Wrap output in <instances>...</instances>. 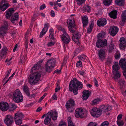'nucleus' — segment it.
Listing matches in <instances>:
<instances>
[{
	"label": "nucleus",
	"instance_id": "nucleus-1",
	"mask_svg": "<svg viewBox=\"0 0 126 126\" xmlns=\"http://www.w3.org/2000/svg\"><path fill=\"white\" fill-rule=\"evenodd\" d=\"M82 87V82L78 81L75 82L72 80L70 83L69 88L70 91H73L75 95H76L78 93V90L81 89Z\"/></svg>",
	"mask_w": 126,
	"mask_h": 126
},
{
	"label": "nucleus",
	"instance_id": "nucleus-2",
	"mask_svg": "<svg viewBox=\"0 0 126 126\" xmlns=\"http://www.w3.org/2000/svg\"><path fill=\"white\" fill-rule=\"evenodd\" d=\"M57 112L56 110H50L47 113L46 117L45 118L44 124L46 125L49 124L50 122L51 118L53 120H55L57 119Z\"/></svg>",
	"mask_w": 126,
	"mask_h": 126
},
{
	"label": "nucleus",
	"instance_id": "nucleus-3",
	"mask_svg": "<svg viewBox=\"0 0 126 126\" xmlns=\"http://www.w3.org/2000/svg\"><path fill=\"white\" fill-rule=\"evenodd\" d=\"M41 73L40 72H37L31 74L29 78V82L31 85L35 84L40 80Z\"/></svg>",
	"mask_w": 126,
	"mask_h": 126
},
{
	"label": "nucleus",
	"instance_id": "nucleus-4",
	"mask_svg": "<svg viewBox=\"0 0 126 126\" xmlns=\"http://www.w3.org/2000/svg\"><path fill=\"white\" fill-rule=\"evenodd\" d=\"M13 100L15 102L18 103L21 102L23 100L22 95L19 89L16 90L13 93Z\"/></svg>",
	"mask_w": 126,
	"mask_h": 126
},
{
	"label": "nucleus",
	"instance_id": "nucleus-5",
	"mask_svg": "<svg viewBox=\"0 0 126 126\" xmlns=\"http://www.w3.org/2000/svg\"><path fill=\"white\" fill-rule=\"evenodd\" d=\"M87 115V111L84 110L81 108H78L77 109L75 112V115L77 118L83 117H86Z\"/></svg>",
	"mask_w": 126,
	"mask_h": 126
},
{
	"label": "nucleus",
	"instance_id": "nucleus-6",
	"mask_svg": "<svg viewBox=\"0 0 126 126\" xmlns=\"http://www.w3.org/2000/svg\"><path fill=\"white\" fill-rule=\"evenodd\" d=\"M55 60L54 59H50L48 61L46 65V71L48 72H50L52 70L55 64Z\"/></svg>",
	"mask_w": 126,
	"mask_h": 126
},
{
	"label": "nucleus",
	"instance_id": "nucleus-7",
	"mask_svg": "<svg viewBox=\"0 0 126 126\" xmlns=\"http://www.w3.org/2000/svg\"><path fill=\"white\" fill-rule=\"evenodd\" d=\"M67 23L70 31L72 33L75 32L76 31V28L74 20L71 19L67 20Z\"/></svg>",
	"mask_w": 126,
	"mask_h": 126
},
{
	"label": "nucleus",
	"instance_id": "nucleus-8",
	"mask_svg": "<svg viewBox=\"0 0 126 126\" xmlns=\"http://www.w3.org/2000/svg\"><path fill=\"white\" fill-rule=\"evenodd\" d=\"M91 115L94 117L97 118L102 114L99 108H93L90 111Z\"/></svg>",
	"mask_w": 126,
	"mask_h": 126
},
{
	"label": "nucleus",
	"instance_id": "nucleus-9",
	"mask_svg": "<svg viewBox=\"0 0 126 126\" xmlns=\"http://www.w3.org/2000/svg\"><path fill=\"white\" fill-rule=\"evenodd\" d=\"M63 33L61 37V39L64 44H67L70 41V38L65 30L62 31Z\"/></svg>",
	"mask_w": 126,
	"mask_h": 126
},
{
	"label": "nucleus",
	"instance_id": "nucleus-10",
	"mask_svg": "<svg viewBox=\"0 0 126 126\" xmlns=\"http://www.w3.org/2000/svg\"><path fill=\"white\" fill-rule=\"evenodd\" d=\"M4 122L7 126H11L14 123L13 118L11 115H6L4 120Z\"/></svg>",
	"mask_w": 126,
	"mask_h": 126
},
{
	"label": "nucleus",
	"instance_id": "nucleus-11",
	"mask_svg": "<svg viewBox=\"0 0 126 126\" xmlns=\"http://www.w3.org/2000/svg\"><path fill=\"white\" fill-rule=\"evenodd\" d=\"M107 41L106 39L98 40L96 43V46L98 48L104 47L107 46Z\"/></svg>",
	"mask_w": 126,
	"mask_h": 126
},
{
	"label": "nucleus",
	"instance_id": "nucleus-12",
	"mask_svg": "<svg viewBox=\"0 0 126 126\" xmlns=\"http://www.w3.org/2000/svg\"><path fill=\"white\" fill-rule=\"evenodd\" d=\"M9 6L10 4L7 1L5 0H2L0 3V9L2 11H5L7 9Z\"/></svg>",
	"mask_w": 126,
	"mask_h": 126
},
{
	"label": "nucleus",
	"instance_id": "nucleus-13",
	"mask_svg": "<svg viewBox=\"0 0 126 126\" xmlns=\"http://www.w3.org/2000/svg\"><path fill=\"white\" fill-rule=\"evenodd\" d=\"M8 22L7 21L4 22L3 25L0 28V34L2 36L5 35L6 31L8 29Z\"/></svg>",
	"mask_w": 126,
	"mask_h": 126
},
{
	"label": "nucleus",
	"instance_id": "nucleus-14",
	"mask_svg": "<svg viewBox=\"0 0 126 126\" xmlns=\"http://www.w3.org/2000/svg\"><path fill=\"white\" fill-rule=\"evenodd\" d=\"M99 108L102 114L104 113L111 110L110 106L102 105L99 107Z\"/></svg>",
	"mask_w": 126,
	"mask_h": 126
},
{
	"label": "nucleus",
	"instance_id": "nucleus-15",
	"mask_svg": "<svg viewBox=\"0 0 126 126\" xmlns=\"http://www.w3.org/2000/svg\"><path fill=\"white\" fill-rule=\"evenodd\" d=\"M119 30L118 28L115 26H111L109 29L110 34L112 36H114L117 33Z\"/></svg>",
	"mask_w": 126,
	"mask_h": 126
},
{
	"label": "nucleus",
	"instance_id": "nucleus-16",
	"mask_svg": "<svg viewBox=\"0 0 126 126\" xmlns=\"http://www.w3.org/2000/svg\"><path fill=\"white\" fill-rule=\"evenodd\" d=\"M75 105V101L72 99H70L66 102L65 105L66 108L69 110L70 108H72Z\"/></svg>",
	"mask_w": 126,
	"mask_h": 126
},
{
	"label": "nucleus",
	"instance_id": "nucleus-17",
	"mask_svg": "<svg viewBox=\"0 0 126 126\" xmlns=\"http://www.w3.org/2000/svg\"><path fill=\"white\" fill-rule=\"evenodd\" d=\"M98 55L99 59L100 60L102 61L104 60L106 57L105 52V50L101 49L99 50Z\"/></svg>",
	"mask_w": 126,
	"mask_h": 126
},
{
	"label": "nucleus",
	"instance_id": "nucleus-18",
	"mask_svg": "<svg viewBox=\"0 0 126 126\" xmlns=\"http://www.w3.org/2000/svg\"><path fill=\"white\" fill-rule=\"evenodd\" d=\"M43 60L39 61L37 63L34 65L31 69V71H33L34 70H40L41 69V63L43 62Z\"/></svg>",
	"mask_w": 126,
	"mask_h": 126
},
{
	"label": "nucleus",
	"instance_id": "nucleus-19",
	"mask_svg": "<svg viewBox=\"0 0 126 126\" xmlns=\"http://www.w3.org/2000/svg\"><path fill=\"white\" fill-rule=\"evenodd\" d=\"M9 108V106L8 104L5 102H1L0 103V108L1 110L3 111L7 110Z\"/></svg>",
	"mask_w": 126,
	"mask_h": 126
},
{
	"label": "nucleus",
	"instance_id": "nucleus-20",
	"mask_svg": "<svg viewBox=\"0 0 126 126\" xmlns=\"http://www.w3.org/2000/svg\"><path fill=\"white\" fill-rule=\"evenodd\" d=\"M126 20V10L123 11L121 15V21L120 22V24L122 26L124 25L125 22Z\"/></svg>",
	"mask_w": 126,
	"mask_h": 126
},
{
	"label": "nucleus",
	"instance_id": "nucleus-21",
	"mask_svg": "<svg viewBox=\"0 0 126 126\" xmlns=\"http://www.w3.org/2000/svg\"><path fill=\"white\" fill-rule=\"evenodd\" d=\"M107 23V20L105 18L99 19L97 21V25L100 27L104 26Z\"/></svg>",
	"mask_w": 126,
	"mask_h": 126
},
{
	"label": "nucleus",
	"instance_id": "nucleus-22",
	"mask_svg": "<svg viewBox=\"0 0 126 126\" xmlns=\"http://www.w3.org/2000/svg\"><path fill=\"white\" fill-rule=\"evenodd\" d=\"M49 26V24L48 23H46L45 24L44 27L40 32V36L41 37H42L43 35L47 32Z\"/></svg>",
	"mask_w": 126,
	"mask_h": 126
},
{
	"label": "nucleus",
	"instance_id": "nucleus-23",
	"mask_svg": "<svg viewBox=\"0 0 126 126\" xmlns=\"http://www.w3.org/2000/svg\"><path fill=\"white\" fill-rule=\"evenodd\" d=\"M115 46L112 41H111L110 43L109 44L107 48V50L109 53L112 52L114 49Z\"/></svg>",
	"mask_w": 126,
	"mask_h": 126
},
{
	"label": "nucleus",
	"instance_id": "nucleus-24",
	"mask_svg": "<svg viewBox=\"0 0 126 126\" xmlns=\"http://www.w3.org/2000/svg\"><path fill=\"white\" fill-rule=\"evenodd\" d=\"M81 19L83 24V26L84 27L86 26L88 23V19L87 16L85 15L82 16Z\"/></svg>",
	"mask_w": 126,
	"mask_h": 126
},
{
	"label": "nucleus",
	"instance_id": "nucleus-25",
	"mask_svg": "<svg viewBox=\"0 0 126 126\" xmlns=\"http://www.w3.org/2000/svg\"><path fill=\"white\" fill-rule=\"evenodd\" d=\"M14 10L13 8H9L6 11V17L7 19L9 18L14 13Z\"/></svg>",
	"mask_w": 126,
	"mask_h": 126
},
{
	"label": "nucleus",
	"instance_id": "nucleus-26",
	"mask_svg": "<svg viewBox=\"0 0 126 126\" xmlns=\"http://www.w3.org/2000/svg\"><path fill=\"white\" fill-rule=\"evenodd\" d=\"M24 117L23 114L21 112H18L15 114L14 119H22Z\"/></svg>",
	"mask_w": 126,
	"mask_h": 126
},
{
	"label": "nucleus",
	"instance_id": "nucleus-27",
	"mask_svg": "<svg viewBox=\"0 0 126 126\" xmlns=\"http://www.w3.org/2000/svg\"><path fill=\"white\" fill-rule=\"evenodd\" d=\"M119 64L122 69L126 68V59H121L119 61Z\"/></svg>",
	"mask_w": 126,
	"mask_h": 126
},
{
	"label": "nucleus",
	"instance_id": "nucleus-28",
	"mask_svg": "<svg viewBox=\"0 0 126 126\" xmlns=\"http://www.w3.org/2000/svg\"><path fill=\"white\" fill-rule=\"evenodd\" d=\"M89 93L88 91H84L83 92L82 98L83 100H86L89 96Z\"/></svg>",
	"mask_w": 126,
	"mask_h": 126
},
{
	"label": "nucleus",
	"instance_id": "nucleus-29",
	"mask_svg": "<svg viewBox=\"0 0 126 126\" xmlns=\"http://www.w3.org/2000/svg\"><path fill=\"white\" fill-rule=\"evenodd\" d=\"M18 19V13H15L14 15L11 17V21L13 23H15V21L17 20Z\"/></svg>",
	"mask_w": 126,
	"mask_h": 126
},
{
	"label": "nucleus",
	"instance_id": "nucleus-30",
	"mask_svg": "<svg viewBox=\"0 0 126 126\" xmlns=\"http://www.w3.org/2000/svg\"><path fill=\"white\" fill-rule=\"evenodd\" d=\"M118 82L120 85L121 89H123L125 87L126 82L124 79H120L118 80Z\"/></svg>",
	"mask_w": 126,
	"mask_h": 126
},
{
	"label": "nucleus",
	"instance_id": "nucleus-31",
	"mask_svg": "<svg viewBox=\"0 0 126 126\" xmlns=\"http://www.w3.org/2000/svg\"><path fill=\"white\" fill-rule=\"evenodd\" d=\"M81 35L79 32L75 34H73L72 37V40L75 41L78 40L80 38Z\"/></svg>",
	"mask_w": 126,
	"mask_h": 126
},
{
	"label": "nucleus",
	"instance_id": "nucleus-32",
	"mask_svg": "<svg viewBox=\"0 0 126 126\" xmlns=\"http://www.w3.org/2000/svg\"><path fill=\"white\" fill-rule=\"evenodd\" d=\"M117 12L116 10H114L111 11L109 13V15L110 17L113 19H115L117 17Z\"/></svg>",
	"mask_w": 126,
	"mask_h": 126
},
{
	"label": "nucleus",
	"instance_id": "nucleus-33",
	"mask_svg": "<svg viewBox=\"0 0 126 126\" xmlns=\"http://www.w3.org/2000/svg\"><path fill=\"white\" fill-rule=\"evenodd\" d=\"M22 87L23 88L24 91L26 93L27 95L28 96H30V93L27 86L25 85H24L22 86Z\"/></svg>",
	"mask_w": 126,
	"mask_h": 126
},
{
	"label": "nucleus",
	"instance_id": "nucleus-34",
	"mask_svg": "<svg viewBox=\"0 0 126 126\" xmlns=\"http://www.w3.org/2000/svg\"><path fill=\"white\" fill-rule=\"evenodd\" d=\"M115 4L118 5L123 6L125 4L124 0H115Z\"/></svg>",
	"mask_w": 126,
	"mask_h": 126
},
{
	"label": "nucleus",
	"instance_id": "nucleus-35",
	"mask_svg": "<svg viewBox=\"0 0 126 126\" xmlns=\"http://www.w3.org/2000/svg\"><path fill=\"white\" fill-rule=\"evenodd\" d=\"M94 25V23L93 22H91L89 25V27L87 28V32L90 33L92 30L93 28Z\"/></svg>",
	"mask_w": 126,
	"mask_h": 126
},
{
	"label": "nucleus",
	"instance_id": "nucleus-36",
	"mask_svg": "<svg viewBox=\"0 0 126 126\" xmlns=\"http://www.w3.org/2000/svg\"><path fill=\"white\" fill-rule=\"evenodd\" d=\"M112 68L114 70L117 71L119 69L120 67L118 64V63L115 62L112 66Z\"/></svg>",
	"mask_w": 126,
	"mask_h": 126
},
{
	"label": "nucleus",
	"instance_id": "nucleus-37",
	"mask_svg": "<svg viewBox=\"0 0 126 126\" xmlns=\"http://www.w3.org/2000/svg\"><path fill=\"white\" fill-rule=\"evenodd\" d=\"M121 76V74L119 71H116L114 77V80L117 79Z\"/></svg>",
	"mask_w": 126,
	"mask_h": 126
},
{
	"label": "nucleus",
	"instance_id": "nucleus-38",
	"mask_svg": "<svg viewBox=\"0 0 126 126\" xmlns=\"http://www.w3.org/2000/svg\"><path fill=\"white\" fill-rule=\"evenodd\" d=\"M27 55L26 54L24 55L23 56H21L20 62L21 63H23L27 59Z\"/></svg>",
	"mask_w": 126,
	"mask_h": 126
},
{
	"label": "nucleus",
	"instance_id": "nucleus-39",
	"mask_svg": "<svg viewBox=\"0 0 126 126\" xmlns=\"http://www.w3.org/2000/svg\"><path fill=\"white\" fill-rule=\"evenodd\" d=\"M101 100V99L100 98H97L94 99L92 101V104L93 105H95L96 104H98Z\"/></svg>",
	"mask_w": 126,
	"mask_h": 126
},
{
	"label": "nucleus",
	"instance_id": "nucleus-40",
	"mask_svg": "<svg viewBox=\"0 0 126 126\" xmlns=\"http://www.w3.org/2000/svg\"><path fill=\"white\" fill-rule=\"evenodd\" d=\"M112 0H104V4L106 6H109L110 5Z\"/></svg>",
	"mask_w": 126,
	"mask_h": 126
},
{
	"label": "nucleus",
	"instance_id": "nucleus-41",
	"mask_svg": "<svg viewBox=\"0 0 126 126\" xmlns=\"http://www.w3.org/2000/svg\"><path fill=\"white\" fill-rule=\"evenodd\" d=\"M78 58L79 60L84 61L86 58V56L85 55H81L78 56Z\"/></svg>",
	"mask_w": 126,
	"mask_h": 126
},
{
	"label": "nucleus",
	"instance_id": "nucleus-42",
	"mask_svg": "<svg viewBox=\"0 0 126 126\" xmlns=\"http://www.w3.org/2000/svg\"><path fill=\"white\" fill-rule=\"evenodd\" d=\"M16 124L18 125H21L22 123V119H14Z\"/></svg>",
	"mask_w": 126,
	"mask_h": 126
},
{
	"label": "nucleus",
	"instance_id": "nucleus-43",
	"mask_svg": "<svg viewBox=\"0 0 126 126\" xmlns=\"http://www.w3.org/2000/svg\"><path fill=\"white\" fill-rule=\"evenodd\" d=\"M112 62V58L111 57H108L107 60L106 62V64H107L108 65L111 63Z\"/></svg>",
	"mask_w": 126,
	"mask_h": 126
},
{
	"label": "nucleus",
	"instance_id": "nucleus-44",
	"mask_svg": "<svg viewBox=\"0 0 126 126\" xmlns=\"http://www.w3.org/2000/svg\"><path fill=\"white\" fill-rule=\"evenodd\" d=\"M17 106L14 103H12L11 105L10 110L11 111H13L15 110L17 108Z\"/></svg>",
	"mask_w": 126,
	"mask_h": 126
},
{
	"label": "nucleus",
	"instance_id": "nucleus-45",
	"mask_svg": "<svg viewBox=\"0 0 126 126\" xmlns=\"http://www.w3.org/2000/svg\"><path fill=\"white\" fill-rule=\"evenodd\" d=\"M105 34V33L104 32H102L99 33L97 35L98 38H103Z\"/></svg>",
	"mask_w": 126,
	"mask_h": 126
},
{
	"label": "nucleus",
	"instance_id": "nucleus-46",
	"mask_svg": "<svg viewBox=\"0 0 126 126\" xmlns=\"http://www.w3.org/2000/svg\"><path fill=\"white\" fill-rule=\"evenodd\" d=\"M67 120L68 126H70L71 125H74L73 123L72 122L71 118L70 117H68V118Z\"/></svg>",
	"mask_w": 126,
	"mask_h": 126
},
{
	"label": "nucleus",
	"instance_id": "nucleus-47",
	"mask_svg": "<svg viewBox=\"0 0 126 126\" xmlns=\"http://www.w3.org/2000/svg\"><path fill=\"white\" fill-rule=\"evenodd\" d=\"M117 125L119 126H122L123 125L124 123L123 120H117Z\"/></svg>",
	"mask_w": 126,
	"mask_h": 126
},
{
	"label": "nucleus",
	"instance_id": "nucleus-48",
	"mask_svg": "<svg viewBox=\"0 0 126 126\" xmlns=\"http://www.w3.org/2000/svg\"><path fill=\"white\" fill-rule=\"evenodd\" d=\"M59 126H67V124L65 121H61L59 122Z\"/></svg>",
	"mask_w": 126,
	"mask_h": 126
},
{
	"label": "nucleus",
	"instance_id": "nucleus-49",
	"mask_svg": "<svg viewBox=\"0 0 126 126\" xmlns=\"http://www.w3.org/2000/svg\"><path fill=\"white\" fill-rule=\"evenodd\" d=\"M8 49L5 47H4L1 49L0 52L4 53V54H6L7 52Z\"/></svg>",
	"mask_w": 126,
	"mask_h": 126
},
{
	"label": "nucleus",
	"instance_id": "nucleus-50",
	"mask_svg": "<svg viewBox=\"0 0 126 126\" xmlns=\"http://www.w3.org/2000/svg\"><path fill=\"white\" fill-rule=\"evenodd\" d=\"M76 65L77 67L82 66V64L80 60L78 61L76 63Z\"/></svg>",
	"mask_w": 126,
	"mask_h": 126
},
{
	"label": "nucleus",
	"instance_id": "nucleus-51",
	"mask_svg": "<svg viewBox=\"0 0 126 126\" xmlns=\"http://www.w3.org/2000/svg\"><path fill=\"white\" fill-rule=\"evenodd\" d=\"M109 123L108 121H105L102 123L101 126H108Z\"/></svg>",
	"mask_w": 126,
	"mask_h": 126
},
{
	"label": "nucleus",
	"instance_id": "nucleus-52",
	"mask_svg": "<svg viewBox=\"0 0 126 126\" xmlns=\"http://www.w3.org/2000/svg\"><path fill=\"white\" fill-rule=\"evenodd\" d=\"M78 4L79 5H81L83 2H85V0H77Z\"/></svg>",
	"mask_w": 126,
	"mask_h": 126
},
{
	"label": "nucleus",
	"instance_id": "nucleus-53",
	"mask_svg": "<svg viewBox=\"0 0 126 126\" xmlns=\"http://www.w3.org/2000/svg\"><path fill=\"white\" fill-rule=\"evenodd\" d=\"M55 43L53 42H49L47 44V45L48 47H50L53 46L55 44Z\"/></svg>",
	"mask_w": 126,
	"mask_h": 126
},
{
	"label": "nucleus",
	"instance_id": "nucleus-54",
	"mask_svg": "<svg viewBox=\"0 0 126 126\" xmlns=\"http://www.w3.org/2000/svg\"><path fill=\"white\" fill-rule=\"evenodd\" d=\"M122 69L123 75L125 76L126 79V68L123 69Z\"/></svg>",
	"mask_w": 126,
	"mask_h": 126
},
{
	"label": "nucleus",
	"instance_id": "nucleus-55",
	"mask_svg": "<svg viewBox=\"0 0 126 126\" xmlns=\"http://www.w3.org/2000/svg\"><path fill=\"white\" fill-rule=\"evenodd\" d=\"M86 11L89 12L90 11V7L88 6H87L85 8Z\"/></svg>",
	"mask_w": 126,
	"mask_h": 126
},
{
	"label": "nucleus",
	"instance_id": "nucleus-56",
	"mask_svg": "<svg viewBox=\"0 0 126 126\" xmlns=\"http://www.w3.org/2000/svg\"><path fill=\"white\" fill-rule=\"evenodd\" d=\"M94 83L96 86V87H98L99 86V85L98 83V82L97 81L96 79L95 78H94Z\"/></svg>",
	"mask_w": 126,
	"mask_h": 126
},
{
	"label": "nucleus",
	"instance_id": "nucleus-57",
	"mask_svg": "<svg viewBox=\"0 0 126 126\" xmlns=\"http://www.w3.org/2000/svg\"><path fill=\"white\" fill-rule=\"evenodd\" d=\"M122 114H120L118 116L117 118V120H121L122 118Z\"/></svg>",
	"mask_w": 126,
	"mask_h": 126
},
{
	"label": "nucleus",
	"instance_id": "nucleus-58",
	"mask_svg": "<svg viewBox=\"0 0 126 126\" xmlns=\"http://www.w3.org/2000/svg\"><path fill=\"white\" fill-rule=\"evenodd\" d=\"M57 86L55 89V92H56L60 90V86H59V84L58 83H57Z\"/></svg>",
	"mask_w": 126,
	"mask_h": 126
},
{
	"label": "nucleus",
	"instance_id": "nucleus-59",
	"mask_svg": "<svg viewBox=\"0 0 126 126\" xmlns=\"http://www.w3.org/2000/svg\"><path fill=\"white\" fill-rule=\"evenodd\" d=\"M88 126H97V124L95 123L91 122L88 125Z\"/></svg>",
	"mask_w": 126,
	"mask_h": 126
},
{
	"label": "nucleus",
	"instance_id": "nucleus-60",
	"mask_svg": "<svg viewBox=\"0 0 126 126\" xmlns=\"http://www.w3.org/2000/svg\"><path fill=\"white\" fill-rule=\"evenodd\" d=\"M50 15L52 17H54L55 15L54 12L53 10H51L50 12Z\"/></svg>",
	"mask_w": 126,
	"mask_h": 126
},
{
	"label": "nucleus",
	"instance_id": "nucleus-61",
	"mask_svg": "<svg viewBox=\"0 0 126 126\" xmlns=\"http://www.w3.org/2000/svg\"><path fill=\"white\" fill-rule=\"evenodd\" d=\"M52 98L53 100H57V97L56 95L55 94H54L52 97Z\"/></svg>",
	"mask_w": 126,
	"mask_h": 126
},
{
	"label": "nucleus",
	"instance_id": "nucleus-62",
	"mask_svg": "<svg viewBox=\"0 0 126 126\" xmlns=\"http://www.w3.org/2000/svg\"><path fill=\"white\" fill-rule=\"evenodd\" d=\"M46 7L45 5V4H43L41 6L40 8V10H42L45 8Z\"/></svg>",
	"mask_w": 126,
	"mask_h": 126
},
{
	"label": "nucleus",
	"instance_id": "nucleus-63",
	"mask_svg": "<svg viewBox=\"0 0 126 126\" xmlns=\"http://www.w3.org/2000/svg\"><path fill=\"white\" fill-rule=\"evenodd\" d=\"M49 37L50 39H53L54 38L53 33H50Z\"/></svg>",
	"mask_w": 126,
	"mask_h": 126
},
{
	"label": "nucleus",
	"instance_id": "nucleus-64",
	"mask_svg": "<svg viewBox=\"0 0 126 126\" xmlns=\"http://www.w3.org/2000/svg\"><path fill=\"white\" fill-rule=\"evenodd\" d=\"M115 58L117 59L120 58V55L119 54H117L115 55Z\"/></svg>",
	"mask_w": 126,
	"mask_h": 126
}]
</instances>
